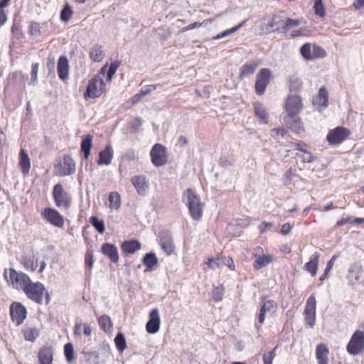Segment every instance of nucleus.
Returning a JSON list of instances; mask_svg holds the SVG:
<instances>
[{
	"label": "nucleus",
	"mask_w": 364,
	"mask_h": 364,
	"mask_svg": "<svg viewBox=\"0 0 364 364\" xmlns=\"http://www.w3.org/2000/svg\"><path fill=\"white\" fill-rule=\"evenodd\" d=\"M90 58L95 63L102 61L105 56L103 47L99 44L93 46L89 51Z\"/></svg>",
	"instance_id": "obj_34"
},
{
	"label": "nucleus",
	"mask_w": 364,
	"mask_h": 364,
	"mask_svg": "<svg viewBox=\"0 0 364 364\" xmlns=\"http://www.w3.org/2000/svg\"><path fill=\"white\" fill-rule=\"evenodd\" d=\"M302 154H296V156L301 159L302 162L311 163L314 161V156L310 151H308L306 149H304V151H302Z\"/></svg>",
	"instance_id": "obj_55"
},
{
	"label": "nucleus",
	"mask_w": 364,
	"mask_h": 364,
	"mask_svg": "<svg viewBox=\"0 0 364 364\" xmlns=\"http://www.w3.org/2000/svg\"><path fill=\"white\" fill-rule=\"evenodd\" d=\"M330 350L326 343H319L316 347L315 355L318 364H330Z\"/></svg>",
	"instance_id": "obj_24"
},
{
	"label": "nucleus",
	"mask_w": 364,
	"mask_h": 364,
	"mask_svg": "<svg viewBox=\"0 0 364 364\" xmlns=\"http://www.w3.org/2000/svg\"><path fill=\"white\" fill-rule=\"evenodd\" d=\"M85 266L87 267L90 269L92 268L94 263V256L93 252L92 250H87L85 257Z\"/></svg>",
	"instance_id": "obj_59"
},
{
	"label": "nucleus",
	"mask_w": 364,
	"mask_h": 364,
	"mask_svg": "<svg viewBox=\"0 0 364 364\" xmlns=\"http://www.w3.org/2000/svg\"><path fill=\"white\" fill-rule=\"evenodd\" d=\"M64 354L68 362L70 363L74 360V348L71 343H68L64 346Z\"/></svg>",
	"instance_id": "obj_48"
},
{
	"label": "nucleus",
	"mask_w": 364,
	"mask_h": 364,
	"mask_svg": "<svg viewBox=\"0 0 364 364\" xmlns=\"http://www.w3.org/2000/svg\"><path fill=\"white\" fill-rule=\"evenodd\" d=\"M113 158V150L111 145L108 144L99 152L97 163L98 165H109Z\"/></svg>",
	"instance_id": "obj_29"
},
{
	"label": "nucleus",
	"mask_w": 364,
	"mask_h": 364,
	"mask_svg": "<svg viewBox=\"0 0 364 364\" xmlns=\"http://www.w3.org/2000/svg\"><path fill=\"white\" fill-rule=\"evenodd\" d=\"M141 243L136 240L124 241L121 246L124 254H133L141 248Z\"/></svg>",
	"instance_id": "obj_36"
},
{
	"label": "nucleus",
	"mask_w": 364,
	"mask_h": 364,
	"mask_svg": "<svg viewBox=\"0 0 364 364\" xmlns=\"http://www.w3.org/2000/svg\"><path fill=\"white\" fill-rule=\"evenodd\" d=\"M120 65H121V61H119V60H116V61L111 63V64L109 67V69L107 70V81L112 80L113 76L116 73V71Z\"/></svg>",
	"instance_id": "obj_50"
},
{
	"label": "nucleus",
	"mask_w": 364,
	"mask_h": 364,
	"mask_svg": "<svg viewBox=\"0 0 364 364\" xmlns=\"http://www.w3.org/2000/svg\"><path fill=\"white\" fill-rule=\"evenodd\" d=\"M58 175L65 176L72 175L75 172V163L70 155H63L55 167Z\"/></svg>",
	"instance_id": "obj_15"
},
{
	"label": "nucleus",
	"mask_w": 364,
	"mask_h": 364,
	"mask_svg": "<svg viewBox=\"0 0 364 364\" xmlns=\"http://www.w3.org/2000/svg\"><path fill=\"white\" fill-rule=\"evenodd\" d=\"M292 229V226L289 223H286L282 225L280 232L283 235H289Z\"/></svg>",
	"instance_id": "obj_62"
},
{
	"label": "nucleus",
	"mask_w": 364,
	"mask_h": 364,
	"mask_svg": "<svg viewBox=\"0 0 364 364\" xmlns=\"http://www.w3.org/2000/svg\"><path fill=\"white\" fill-rule=\"evenodd\" d=\"M9 314L12 322L16 326H20L27 318L28 311L21 302L13 301L9 306Z\"/></svg>",
	"instance_id": "obj_10"
},
{
	"label": "nucleus",
	"mask_w": 364,
	"mask_h": 364,
	"mask_svg": "<svg viewBox=\"0 0 364 364\" xmlns=\"http://www.w3.org/2000/svg\"><path fill=\"white\" fill-rule=\"evenodd\" d=\"M302 82L298 78L291 77L289 80V87L291 92L298 91L301 89Z\"/></svg>",
	"instance_id": "obj_52"
},
{
	"label": "nucleus",
	"mask_w": 364,
	"mask_h": 364,
	"mask_svg": "<svg viewBox=\"0 0 364 364\" xmlns=\"http://www.w3.org/2000/svg\"><path fill=\"white\" fill-rule=\"evenodd\" d=\"M260 60H252L246 62L242 65L239 70V77L240 80H243L249 75L255 73L257 68L261 65Z\"/></svg>",
	"instance_id": "obj_22"
},
{
	"label": "nucleus",
	"mask_w": 364,
	"mask_h": 364,
	"mask_svg": "<svg viewBox=\"0 0 364 364\" xmlns=\"http://www.w3.org/2000/svg\"><path fill=\"white\" fill-rule=\"evenodd\" d=\"M245 22H246V21H244L241 22L240 23H239L238 25H237L230 29H227L220 33H218L217 36H214L213 38V39L219 40L225 36H230V35L234 33L235 32L237 31L241 27H242L245 25Z\"/></svg>",
	"instance_id": "obj_43"
},
{
	"label": "nucleus",
	"mask_w": 364,
	"mask_h": 364,
	"mask_svg": "<svg viewBox=\"0 0 364 364\" xmlns=\"http://www.w3.org/2000/svg\"><path fill=\"white\" fill-rule=\"evenodd\" d=\"M114 343L119 352H122L127 348V343L124 336L122 333H118L114 338Z\"/></svg>",
	"instance_id": "obj_47"
},
{
	"label": "nucleus",
	"mask_w": 364,
	"mask_h": 364,
	"mask_svg": "<svg viewBox=\"0 0 364 364\" xmlns=\"http://www.w3.org/2000/svg\"><path fill=\"white\" fill-rule=\"evenodd\" d=\"M161 326V318L159 311L154 308L149 314V320L146 324V331L151 334L157 333Z\"/></svg>",
	"instance_id": "obj_18"
},
{
	"label": "nucleus",
	"mask_w": 364,
	"mask_h": 364,
	"mask_svg": "<svg viewBox=\"0 0 364 364\" xmlns=\"http://www.w3.org/2000/svg\"><path fill=\"white\" fill-rule=\"evenodd\" d=\"M89 222L100 234L105 232V225L103 220H100L96 216H92L89 218Z\"/></svg>",
	"instance_id": "obj_42"
},
{
	"label": "nucleus",
	"mask_w": 364,
	"mask_h": 364,
	"mask_svg": "<svg viewBox=\"0 0 364 364\" xmlns=\"http://www.w3.org/2000/svg\"><path fill=\"white\" fill-rule=\"evenodd\" d=\"M69 63L66 56H60L57 64V71L60 79L65 80L69 75Z\"/></svg>",
	"instance_id": "obj_27"
},
{
	"label": "nucleus",
	"mask_w": 364,
	"mask_h": 364,
	"mask_svg": "<svg viewBox=\"0 0 364 364\" xmlns=\"http://www.w3.org/2000/svg\"><path fill=\"white\" fill-rule=\"evenodd\" d=\"M263 248L257 247L255 249L253 257L255 258L253 262V268L255 270H259L264 267H267L274 260L273 255L263 254Z\"/></svg>",
	"instance_id": "obj_16"
},
{
	"label": "nucleus",
	"mask_w": 364,
	"mask_h": 364,
	"mask_svg": "<svg viewBox=\"0 0 364 364\" xmlns=\"http://www.w3.org/2000/svg\"><path fill=\"white\" fill-rule=\"evenodd\" d=\"M26 297L37 304L42 305L43 296H46V304L49 303L50 296L45 286L40 282H33L31 279L23 291Z\"/></svg>",
	"instance_id": "obj_2"
},
{
	"label": "nucleus",
	"mask_w": 364,
	"mask_h": 364,
	"mask_svg": "<svg viewBox=\"0 0 364 364\" xmlns=\"http://www.w3.org/2000/svg\"><path fill=\"white\" fill-rule=\"evenodd\" d=\"M145 95L143 94L142 91L141 90L140 92L135 94L131 99L132 105H135L140 102L143 97Z\"/></svg>",
	"instance_id": "obj_64"
},
{
	"label": "nucleus",
	"mask_w": 364,
	"mask_h": 364,
	"mask_svg": "<svg viewBox=\"0 0 364 364\" xmlns=\"http://www.w3.org/2000/svg\"><path fill=\"white\" fill-rule=\"evenodd\" d=\"M102 253L107 257L112 262L117 263L119 262V253L117 247L109 242H105L101 247Z\"/></svg>",
	"instance_id": "obj_26"
},
{
	"label": "nucleus",
	"mask_w": 364,
	"mask_h": 364,
	"mask_svg": "<svg viewBox=\"0 0 364 364\" xmlns=\"http://www.w3.org/2000/svg\"><path fill=\"white\" fill-rule=\"evenodd\" d=\"M271 132L274 138H277L279 135L283 137L287 134V129L285 128H274L271 130Z\"/></svg>",
	"instance_id": "obj_60"
},
{
	"label": "nucleus",
	"mask_w": 364,
	"mask_h": 364,
	"mask_svg": "<svg viewBox=\"0 0 364 364\" xmlns=\"http://www.w3.org/2000/svg\"><path fill=\"white\" fill-rule=\"evenodd\" d=\"M20 262L28 271L34 272L38 267V259L34 254H26L23 255Z\"/></svg>",
	"instance_id": "obj_28"
},
{
	"label": "nucleus",
	"mask_w": 364,
	"mask_h": 364,
	"mask_svg": "<svg viewBox=\"0 0 364 364\" xmlns=\"http://www.w3.org/2000/svg\"><path fill=\"white\" fill-rule=\"evenodd\" d=\"M183 200L186 203L193 220H199L203 214V204L191 188L186 189L183 193Z\"/></svg>",
	"instance_id": "obj_1"
},
{
	"label": "nucleus",
	"mask_w": 364,
	"mask_h": 364,
	"mask_svg": "<svg viewBox=\"0 0 364 364\" xmlns=\"http://www.w3.org/2000/svg\"><path fill=\"white\" fill-rule=\"evenodd\" d=\"M4 277L9 286L22 291L31 279L27 274L18 272L14 268H10L9 270L5 269L4 270Z\"/></svg>",
	"instance_id": "obj_3"
},
{
	"label": "nucleus",
	"mask_w": 364,
	"mask_h": 364,
	"mask_svg": "<svg viewBox=\"0 0 364 364\" xmlns=\"http://www.w3.org/2000/svg\"><path fill=\"white\" fill-rule=\"evenodd\" d=\"M130 181L139 195H146L149 189V182L146 180V176L135 175L131 178Z\"/></svg>",
	"instance_id": "obj_21"
},
{
	"label": "nucleus",
	"mask_w": 364,
	"mask_h": 364,
	"mask_svg": "<svg viewBox=\"0 0 364 364\" xmlns=\"http://www.w3.org/2000/svg\"><path fill=\"white\" fill-rule=\"evenodd\" d=\"M141 119L140 118L137 117L132 120V122H131V124H130V128L134 132H136L141 127Z\"/></svg>",
	"instance_id": "obj_63"
},
{
	"label": "nucleus",
	"mask_w": 364,
	"mask_h": 364,
	"mask_svg": "<svg viewBox=\"0 0 364 364\" xmlns=\"http://www.w3.org/2000/svg\"><path fill=\"white\" fill-rule=\"evenodd\" d=\"M319 258L320 254L318 252H315L311 256L309 261L304 265L305 269L309 272L312 277H314L317 273Z\"/></svg>",
	"instance_id": "obj_32"
},
{
	"label": "nucleus",
	"mask_w": 364,
	"mask_h": 364,
	"mask_svg": "<svg viewBox=\"0 0 364 364\" xmlns=\"http://www.w3.org/2000/svg\"><path fill=\"white\" fill-rule=\"evenodd\" d=\"M316 301L314 294L311 295L307 301L304 309L306 323L311 328L314 327L316 321Z\"/></svg>",
	"instance_id": "obj_17"
},
{
	"label": "nucleus",
	"mask_w": 364,
	"mask_h": 364,
	"mask_svg": "<svg viewBox=\"0 0 364 364\" xmlns=\"http://www.w3.org/2000/svg\"><path fill=\"white\" fill-rule=\"evenodd\" d=\"M272 78V72L269 68H262L256 76L255 89V93L259 95H263L269 85Z\"/></svg>",
	"instance_id": "obj_11"
},
{
	"label": "nucleus",
	"mask_w": 364,
	"mask_h": 364,
	"mask_svg": "<svg viewBox=\"0 0 364 364\" xmlns=\"http://www.w3.org/2000/svg\"><path fill=\"white\" fill-rule=\"evenodd\" d=\"M38 67H39L38 63H33L31 65V81L33 84H35L37 82Z\"/></svg>",
	"instance_id": "obj_56"
},
{
	"label": "nucleus",
	"mask_w": 364,
	"mask_h": 364,
	"mask_svg": "<svg viewBox=\"0 0 364 364\" xmlns=\"http://www.w3.org/2000/svg\"><path fill=\"white\" fill-rule=\"evenodd\" d=\"M37 357L38 364H53L54 360V350L51 345H43L39 348Z\"/></svg>",
	"instance_id": "obj_19"
},
{
	"label": "nucleus",
	"mask_w": 364,
	"mask_h": 364,
	"mask_svg": "<svg viewBox=\"0 0 364 364\" xmlns=\"http://www.w3.org/2000/svg\"><path fill=\"white\" fill-rule=\"evenodd\" d=\"M273 226V224L270 222H262L259 226L258 229L261 234L265 232L268 229L271 228Z\"/></svg>",
	"instance_id": "obj_61"
},
{
	"label": "nucleus",
	"mask_w": 364,
	"mask_h": 364,
	"mask_svg": "<svg viewBox=\"0 0 364 364\" xmlns=\"http://www.w3.org/2000/svg\"><path fill=\"white\" fill-rule=\"evenodd\" d=\"M362 224L364 223V218H353L351 216L343 217L337 220L336 227H341L346 224Z\"/></svg>",
	"instance_id": "obj_41"
},
{
	"label": "nucleus",
	"mask_w": 364,
	"mask_h": 364,
	"mask_svg": "<svg viewBox=\"0 0 364 364\" xmlns=\"http://www.w3.org/2000/svg\"><path fill=\"white\" fill-rule=\"evenodd\" d=\"M276 309L277 303L274 300H267L264 302L263 305L260 308L258 316V322L260 326L264 322L266 313L270 311L274 312Z\"/></svg>",
	"instance_id": "obj_30"
},
{
	"label": "nucleus",
	"mask_w": 364,
	"mask_h": 364,
	"mask_svg": "<svg viewBox=\"0 0 364 364\" xmlns=\"http://www.w3.org/2000/svg\"><path fill=\"white\" fill-rule=\"evenodd\" d=\"M346 351L353 356L364 353V331L357 329L353 332L346 345Z\"/></svg>",
	"instance_id": "obj_5"
},
{
	"label": "nucleus",
	"mask_w": 364,
	"mask_h": 364,
	"mask_svg": "<svg viewBox=\"0 0 364 364\" xmlns=\"http://www.w3.org/2000/svg\"><path fill=\"white\" fill-rule=\"evenodd\" d=\"M302 99L299 95H289L287 96L284 108L289 117L293 118L303 109Z\"/></svg>",
	"instance_id": "obj_9"
},
{
	"label": "nucleus",
	"mask_w": 364,
	"mask_h": 364,
	"mask_svg": "<svg viewBox=\"0 0 364 364\" xmlns=\"http://www.w3.org/2000/svg\"><path fill=\"white\" fill-rule=\"evenodd\" d=\"M42 218L51 225L62 228L65 225V218L60 212L54 208L47 207L41 211Z\"/></svg>",
	"instance_id": "obj_14"
},
{
	"label": "nucleus",
	"mask_w": 364,
	"mask_h": 364,
	"mask_svg": "<svg viewBox=\"0 0 364 364\" xmlns=\"http://www.w3.org/2000/svg\"><path fill=\"white\" fill-rule=\"evenodd\" d=\"M150 157L154 166H162L168 161L167 149L161 144H155L151 149Z\"/></svg>",
	"instance_id": "obj_13"
},
{
	"label": "nucleus",
	"mask_w": 364,
	"mask_h": 364,
	"mask_svg": "<svg viewBox=\"0 0 364 364\" xmlns=\"http://www.w3.org/2000/svg\"><path fill=\"white\" fill-rule=\"evenodd\" d=\"M348 279L351 286L361 284L364 281V270L360 265H354L350 269Z\"/></svg>",
	"instance_id": "obj_20"
},
{
	"label": "nucleus",
	"mask_w": 364,
	"mask_h": 364,
	"mask_svg": "<svg viewBox=\"0 0 364 364\" xmlns=\"http://www.w3.org/2000/svg\"><path fill=\"white\" fill-rule=\"evenodd\" d=\"M92 147V136L90 134L85 135L82 137L81 144H80V151L83 153L84 159L85 160L88 159L90 150Z\"/></svg>",
	"instance_id": "obj_37"
},
{
	"label": "nucleus",
	"mask_w": 364,
	"mask_h": 364,
	"mask_svg": "<svg viewBox=\"0 0 364 364\" xmlns=\"http://www.w3.org/2000/svg\"><path fill=\"white\" fill-rule=\"evenodd\" d=\"M11 33L13 37L16 39H20L23 36V32L21 30V26L17 23H13L11 26Z\"/></svg>",
	"instance_id": "obj_53"
},
{
	"label": "nucleus",
	"mask_w": 364,
	"mask_h": 364,
	"mask_svg": "<svg viewBox=\"0 0 364 364\" xmlns=\"http://www.w3.org/2000/svg\"><path fill=\"white\" fill-rule=\"evenodd\" d=\"M52 197L56 208L68 210L70 208L73 203V198L69 192H68L62 183L54 185L52 191Z\"/></svg>",
	"instance_id": "obj_4"
},
{
	"label": "nucleus",
	"mask_w": 364,
	"mask_h": 364,
	"mask_svg": "<svg viewBox=\"0 0 364 364\" xmlns=\"http://www.w3.org/2000/svg\"><path fill=\"white\" fill-rule=\"evenodd\" d=\"M301 24V21L299 19L295 18L292 19L288 18L286 21H284L282 23V32L285 33L288 31L289 29L296 27Z\"/></svg>",
	"instance_id": "obj_45"
},
{
	"label": "nucleus",
	"mask_w": 364,
	"mask_h": 364,
	"mask_svg": "<svg viewBox=\"0 0 364 364\" xmlns=\"http://www.w3.org/2000/svg\"><path fill=\"white\" fill-rule=\"evenodd\" d=\"M290 128L296 134H300L304 132V127L301 118H297L290 123Z\"/></svg>",
	"instance_id": "obj_49"
},
{
	"label": "nucleus",
	"mask_w": 364,
	"mask_h": 364,
	"mask_svg": "<svg viewBox=\"0 0 364 364\" xmlns=\"http://www.w3.org/2000/svg\"><path fill=\"white\" fill-rule=\"evenodd\" d=\"M24 339L27 341L34 342L40 335V331L36 326L26 325L21 330Z\"/></svg>",
	"instance_id": "obj_33"
},
{
	"label": "nucleus",
	"mask_w": 364,
	"mask_h": 364,
	"mask_svg": "<svg viewBox=\"0 0 364 364\" xmlns=\"http://www.w3.org/2000/svg\"><path fill=\"white\" fill-rule=\"evenodd\" d=\"M253 107L255 114L259 119L260 122L266 124H268L269 114L264 105L259 102H256L253 104Z\"/></svg>",
	"instance_id": "obj_35"
},
{
	"label": "nucleus",
	"mask_w": 364,
	"mask_h": 364,
	"mask_svg": "<svg viewBox=\"0 0 364 364\" xmlns=\"http://www.w3.org/2000/svg\"><path fill=\"white\" fill-rule=\"evenodd\" d=\"M41 26L39 23L37 22H31L29 28H28V33L30 36H39L41 35Z\"/></svg>",
	"instance_id": "obj_54"
},
{
	"label": "nucleus",
	"mask_w": 364,
	"mask_h": 364,
	"mask_svg": "<svg viewBox=\"0 0 364 364\" xmlns=\"http://www.w3.org/2000/svg\"><path fill=\"white\" fill-rule=\"evenodd\" d=\"M314 104L318 107L326 108L328 105V93L325 87L319 89L317 96L314 100Z\"/></svg>",
	"instance_id": "obj_31"
},
{
	"label": "nucleus",
	"mask_w": 364,
	"mask_h": 364,
	"mask_svg": "<svg viewBox=\"0 0 364 364\" xmlns=\"http://www.w3.org/2000/svg\"><path fill=\"white\" fill-rule=\"evenodd\" d=\"M275 349L276 348L263 355L264 364H272L273 360L276 356Z\"/></svg>",
	"instance_id": "obj_58"
},
{
	"label": "nucleus",
	"mask_w": 364,
	"mask_h": 364,
	"mask_svg": "<svg viewBox=\"0 0 364 364\" xmlns=\"http://www.w3.org/2000/svg\"><path fill=\"white\" fill-rule=\"evenodd\" d=\"M313 9L316 16H319L321 18H325L326 9L322 3V0H314Z\"/></svg>",
	"instance_id": "obj_44"
},
{
	"label": "nucleus",
	"mask_w": 364,
	"mask_h": 364,
	"mask_svg": "<svg viewBox=\"0 0 364 364\" xmlns=\"http://www.w3.org/2000/svg\"><path fill=\"white\" fill-rule=\"evenodd\" d=\"M302 58L307 61L324 58L327 56L326 50L317 44L306 43L299 49Z\"/></svg>",
	"instance_id": "obj_6"
},
{
	"label": "nucleus",
	"mask_w": 364,
	"mask_h": 364,
	"mask_svg": "<svg viewBox=\"0 0 364 364\" xmlns=\"http://www.w3.org/2000/svg\"><path fill=\"white\" fill-rule=\"evenodd\" d=\"M143 264L146 266L145 271H151L158 264V259L154 252L146 253L142 259Z\"/></svg>",
	"instance_id": "obj_38"
},
{
	"label": "nucleus",
	"mask_w": 364,
	"mask_h": 364,
	"mask_svg": "<svg viewBox=\"0 0 364 364\" xmlns=\"http://www.w3.org/2000/svg\"><path fill=\"white\" fill-rule=\"evenodd\" d=\"M73 11L68 4L65 5L60 12V19L64 22L68 21L73 16Z\"/></svg>",
	"instance_id": "obj_51"
},
{
	"label": "nucleus",
	"mask_w": 364,
	"mask_h": 364,
	"mask_svg": "<svg viewBox=\"0 0 364 364\" xmlns=\"http://www.w3.org/2000/svg\"><path fill=\"white\" fill-rule=\"evenodd\" d=\"M98 323L100 328L106 333H109L112 331L113 323L111 318L106 314H104L98 318Z\"/></svg>",
	"instance_id": "obj_39"
},
{
	"label": "nucleus",
	"mask_w": 364,
	"mask_h": 364,
	"mask_svg": "<svg viewBox=\"0 0 364 364\" xmlns=\"http://www.w3.org/2000/svg\"><path fill=\"white\" fill-rule=\"evenodd\" d=\"M18 166L24 176H28L31 169V159L26 151L21 149L18 154Z\"/></svg>",
	"instance_id": "obj_25"
},
{
	"label": "nucleus",
	"mask_w": 364,
	"mask_h": 364,
	"mask_svg": "<svg viewBox=\"0 0 364 364\" xmlns=\"http://www.w3.org/2000/svg\"><path fill=\"white\" fill-rule=\"evenodd\" d=\"M109 207L112 209L118 210L121 206V196L117 191L109 193L108 196Z\"/></svg>",
	"instance_id": "obj_40"
},
{
	"label": "nucleus",
	"mask_w": 364,
	"mask_h": 364,
	"mask_svg": "<svg viewBox=\"0 0 364 364\" xmlns=\"http://www.w3.org/2000/svg\"><path fill=\"white\" fill-rule=\"evenodd\" d=\"M282 23L284 20L279 15L265 16L262 20L261 31L264 33L282 31Z\"/></svg>",
	"instance_id": "obj_8"
},
{
	"label": "nucleus",
	"mask_w": 364,
	"mask_h": 364,
	"mask_svg": "<svg viewBox=\"0 0 364 364\" xmlns=\"http://www.w3.org/2000/svg\"><path fill=\"white\" fill-rule=\"evenodd\" d=\"M105 83L104 80L98 75H95L89 81L87 89L84 92V98H97L100 97L105 91Z\"/></svg>",
	"instance_id": "obj_7"
},
{
	"label": "nucleus",
	"mask_w": 364,
	"mask_h": 364,
	"mask_svg": "<svg viewBox=\"0 0 364 364\" xmlns=\"http://www.w3.org/2000/svg\"><path fill=\"white\" fill-rule=\"evenodd\" d=\"M159 245L167 255H171L175 252V245L172 237L168 233H161L159 235Z\"/></svg>",
	"instance_id": "obj_23"
},
{
	"label": "nucleus",
	"mask_w": 364,
	"mask_h": 364,
	"mask_svg": "<svg viewBox=\"0 0 364 364\" xmlns=\"http://www.w3.org/2000/svg\"><path fill=\"white\" fill-rule=\"evenodd\" d=\"M225 292V288L223 285L216 287L213 288L212 293H211V297L213 301L215 302H218L223 300V295Z\"/></svg>",
	"instance_id": "obj_46"
},
{
	"label": "nucleus",
	"mask_w": 364,
	"mask_h": 364,
	"mask_svg": "<svg viewBox=\"0 0 364 364\" xmlns=\"http://www.w3.org/2000/svg\"><path fill=\"white\" fill-rule=\"evenodd\" d=\"M212 20L211 19H205L204 20L203 22L201 23H198V22H194L193 23H191L189 25H188L186 27H183L181 28V32L183 33V32H186L187 31H189V30H191V29H193L195 28H198V27H200L201 26H203V24H205L207 22H211Z\"/></svg>",
	"instance_id": "obj_57"
},
{
	"label": "nucleus",
	"mask_w": 364,
	"mask_h": 364,
	"mask_svg": "<svg viewBox=\"0 0 364 364\" xmlns=\"http://www.w3.org/2000/svg\"><path fill=\"white\" fill-rule=\"evenodd\" d=\"M351 132L349 129L344 127H337L333 129L329 130L326 140L330 145H338L347 139Z\"/></svg>",
	"instance_id": "obj_12"
}]
</instances>
